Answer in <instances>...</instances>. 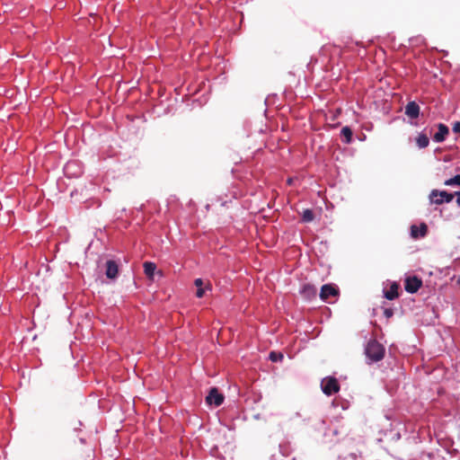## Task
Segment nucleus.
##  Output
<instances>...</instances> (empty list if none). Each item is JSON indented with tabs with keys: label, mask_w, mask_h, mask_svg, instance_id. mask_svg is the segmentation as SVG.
<instances>
[{
	"label": "nucleus",
	"mask_w": 460,
	"mask_h": 460,
	"mask_svg": "<svg viewBox=\"0 0 460 460\" xmlns=\"http://www.w3.org/2000/svg\"><path fill=\"white\" fill-rule=\"evenodd\" d=\"M385 347L375 339H370L365 347L367 364L381 361L385 357Z\"/></svg>",
	"instance_id": "nucleus-1"
},
{
	"label": "nucleus",
	"mask_w": 460,
	"mask_h": 460,
	"mask_svg": "<svg viewBox=\"0 0 460 460\" xmlns=\"http://www.w3.org/2000/svg\"><path fill=\"white\" fill-rule=\"evenodd\" d=\"M321 388L325 395L331 396L340 391V384L335 377L327 376L322 380Z\"/></svg>",
	"instance_id": "nucleus-2"
},
{
	"label": "nucleus",
	"mask_w": 460,
	"mask_h": 460,
	"mask_svg": "<svg viewBox=\"0 0 460 460\" xmlns=\"http://www.w3.org/2000/svg\"><path fill=\"white\" fill-rule=\"evenodd\" d=\"M454 194L446 190H433L429 194V200L431 203L440 205L443 203H449L453 200Z\"/></svg>",
	"instance_id": "nucleus-3"
},
{
	"label": "nucleus",
	"mask_w": 460,
	"mask_h": 460,
	"mask_svg": "<svg viewBox=\"0 0 460 460\" xmlns=\"http://www.w3.org/2000/svg\"><path fill=\"white\" fill-rule=\"evenodd\" d=\"M339 295V289L332 284H324L321 288L320 297L323 301L328 302L331 297H335Z\"/></svg>",
	"instance_id": "nucleus-4"
},
{
	"label": "nucleus",
	"mask_w": 460,
	"mask_h": 460,
	"mask_svg": "<svg viewBox=\"0 0 460 460\" xmlns=\"http://www.w3.org/2000/svg\"><path fill=\"white\" fill-rule=\"evenodd\" d=\"M224 399L223 394L218 392L217 388L213 387L206 397V402L208 405L218 407L224 402Z\"/></svg>",
	"instance_id": "nucleus-5"
},
{
	"label": "nucleus",
	"mask_w": 460,
	"mask_h": 460,
	"mask_svg": "<svg viewBox=\"0 0 460 460\" xmlns=\"http://www.w3.org/2000/svg\"><path fill=\"white\" fill-rule=\"evenodd\" d=\"M422 285V281L416 276H410L405 279L404 288L410 294L416 293Z\"/></svg>",
	"instance_id": "nucleus-6"
},
{
	"label": "nucleus",
	"mask_w": 460,
	"mask_h": 460,
	"mask_svg": "<svg viewBox=\"0 0 460 460\" xmlns=\"http://www.w3.org/2000/svg\"><path fill=\"white\" fill-rule=\"evenodd\" d=\"M449 134V128L444 123H438V131L433 135L432 139L436 143H442Z\"/></svg>",
	"instance_id": "nucleus-7"
},
{
	"label": "nucleus",
	"mask_w": 460,
	"mask_h": 460,
	"mask_svg": "<svg viewBox=\"0 0 460 460\" xmlns=\"http://www.w3.org/2000/svg\"><path fill=\"white\" fill-rule=\"evenodd\" d=\"M301 296L306 300H312L316 296L317 288L309 283L304 284L300 289Z\"/></svg>",
	"instance_id": "nucleus-8"
},
{
	"label": "nucleus",
	"mask_w": 460,
	"mask_h": 460,
	"mask_svg": "<svg viewBox=\"0 0 460 460\" xmlns=\"http://www.w3.org/2000/svg\"><path fill=\"white\" fill-rule=\"evenodd\" d=\"M119 274V265L113 260H109L106 262L105 275L108 279H114Z\"/></svg>",
	"instance_id": "nucleus-9"
},
{
	"label": "nucleus",
	"mask_w": 460,
	"mask_h": 460,
	"mask_svg": "<svg viewBox=\"0 0 460 460\" xmlns=\"http://www.w3.org/2000/svg\"><path fill=\"white\" fill-rule=\"evenodd\" d=\"M420 110V106L416 102H409L405 106V114L411 119H418Z\"/></svg>",
	"instance_id": "nucleus-10"
},
{
	"label": "nucleus",
	"mask_w": 460,
	"mask_h": 460,
	"mask_svg": "<svg viewBox=\"0 0 460 460\" xmlns=\"http://www.w3.org/2000/svg\"><path fill=\"white\" fill-rule=\"evenodd\" d=\"M64 171H65V173L68 177H74V176L76 177L81 174V170H80L77 163L75 161H70V162L66 163L64 167Z\"/></svg>",
	"instance_id": "nucleus-11"
},
{
	"label": "nucleus",
	"mask_w": 460,
	"mask_h": 460,
	"mask_svg": "<svg viewBox=\"0 0 460 460\" xmlns=\"http://www.w3.org/2000/svg\"><path fill=\"white\" fill-rule=\"evenodd\" d=\"M194 284L197 287L196 296L199 298H201L205 295L206 290L212 289L211 284L209 282H208L205 287H203L204 283L201 279H196Z\"/></svg>",
	"instance_id": "nucleus-12"
},
{
	"label": "nucleus",
	"mask_w": 460,
	"mask_h": 460,
	"mask_svg": "<svg viewBox=\"0 0 460 460\" xmlns=\"http://www.w3.org/2000/svg\"><path fill=\"white\" fill-rule=\"evenodd\" d=\"M352 130L348 126L343 127L341 130L342 142L346 145H349L352 142Z\"/></svg>",
	"instance_id": "nucleus-13"
},
{
	"label": "nucleus",
	"mask_w": 460,
	"mask_h": 460,
	"mask_svg": "<svg viewBox=\"0 0 460 460\" xmlns=\"http://www.w3.org/2000/svg\"><path fill=\"white\" fill-rule=\"evenodd\" d=\"M144 272L146 276L151 279H154L155 271L156 270V265L151 261H145L143 264Z\"/></svg>",
	"instance_id": "nucleus-14"
},
{
	"label": "nucleus",
	"mask_w": 460,
	"mask_h": 460,
	"mask_svg": "<svg viewBox=\"0 0 460 460\" xmlns=\"http://www.w3.org/2000/svg\"><path fill=\"white\" fill-rule=\"evenodd\" d=\"M411 233L413 237H423L427 234V226L425 224H421L420 228L416 226H411Z\"/></svg>",
	"instance_id": "nucleus-15"
},
{
	"label": "nucleus",
	"mask_w": 460,
	"mask_h": 460,
	"mask_svg": "<svg viewBox=\"0 0 460 460\" xmlns=\"http://www.w3.org/2000/svg\"><path fill=\"white\" fill-rule=\"evenodd\" d=\"M398 296V285L396 283L392 284L389 289L385 291V297L388 300H394Z\"/></svg>",
	"instance_id": "nucleus-16"
},
{
	"label": "nucleus",
	"mask_w": 460,
	"mask_h": 460,
	"mask_svg": "<svg viewBox=\"0 0 460 460\" xmlns=\"http://www.w3.org/2000/svg\"><path fill=\"white\" fill-rule=\"evenodd\" d=\"M416 144L419 148H426L429 144V139L426 134L420 133L416 137Z\"/></svg>",
	"instance_id": "nucleus-17"
},
{
	"label": "nucleus",
	"mask_w": 460,
	"mask_h": 460,
	"mask_svg": "<svg viewBox=\"0 0 460 460\" xmlns=\"http://www.w3.org/2000/svg\"><path fill=\"white\" fill-rule=\"evenodd\" d=\"M340 460H365L361 452H352L348 456L340 457Z\"/></svg>",
	"instance_id": "nucleus-18"
},
{
	"label": "nucleus",
	"mask_w": 460,
	"mask_h": 460,
	"mask_svg": "<svg viewBox=\"0 0 460 460\" xmlns=\"http://www.w3.org/2000/svg\"><path fill=\"white\" fill-rule=\"evenodd\" d=\"M314 217V212L309 208L305 209L302 213V221L305 223H309L313 221Z\"/></svg>",
	"instance_id": "nucleus-19"
},
{
	"label": "nucleus",
	"mask_w": 460,
	"mask_h": 460,
	"mask_svg": "<svg viewBox=\"0 0 460 460\" xmlns=\"http://www.w3.org/2000/svg\"><path fill=\"white\" fill-rule=\"evenodd\" d=\"M444 184L447 186H453V185L460 186V174H457V175L454 176L453 178L446 180Z\"/></svg>",
	"instance_id": "nucleus-20"
},
{
	"label": "nucleus",
	"mask_w": 460,
	"mask_h": 460,
	"mask_svg": "<svg viewBox=\"0 0 460 460\" xmlns=\"http://www.w3.org/2000/svg\"><path fill=\"white\" fill-rule=\"evenodd\" d=\"M283 355L279 352H276V351H271L269 355V358L272 361V362H278V361H281L283 359Z\"/></svg>",
	"instance_id": "nucleus-21"
},
{
	"label": "nucleus",
	"mask_w": 460,
	"mask_h": 460,
	"mask_svg": "<svg viewBox=\"0 0 460 460\" xmlns=\"http://www.w3.org/2000/svg\"><path fill=\"white\" fill-rule=\"evenodd\" d=\"M452 129L455 133H460V121L455 122L453 124Z\"/></svg>",
	"instance_id": "nucleus-22"
},
{
	"label": "nucleus",
	"mask_w": 460,
	"mask_h": 460,
	"mask_svg": "<svg viewBox=\"0 0 460 460\" xmlns=\"http://www.w3.org/2000/svg\"><path fill=\"white\" fill-rule=\"evenodd\" d=\"M385 314L387 317H390V316H392L393 312H392V310H391V309H385Z\"/></svg>",
	"instance_id": "nucleus-23"
},
{
	"label": "nucleus",
	"mask_w": 460,
	"mask_h": 460,
	"mask_svg": "<svg viewBox=\"0 0 460 460\" xmlns=\"http://www.w3.org/2000/svg\"><path fill=\"white\" fill-rule=\"evenodd\" d=\"M456 203L460 207V191L456 192Z\"/></svg>",
	"instance_id": "nucleus-24"
},
{
	"label": "nucleus",
	"mask_w": 460,
	"mask_h": 460,
	"mask_svg": "<svg viewBox=\"0 0 460 460\" xmlns=\"http://www.w3.org/2000/svg\"><path fill=\"white\" fill-rule=\"evenodd\" d=\"M291 182H292V179H290V178L288 179V184H291Z\"/></svg>",
	"instance_id": "nucleus-25"
}]
</instances>
